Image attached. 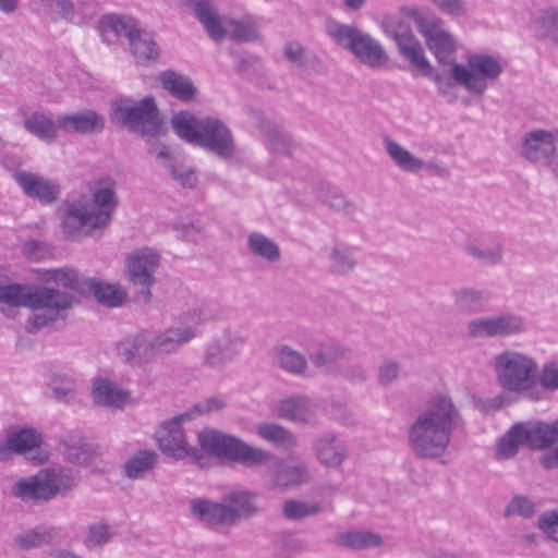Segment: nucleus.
<instances>
[{
	"mask_svg": "<svg viewBox=\"0 0 558 558\" xmlns=\"http://www.w3.org/2000/svg\"><path fill=\"white\" fill-rule=\"evenodd\" d=\"M215 340L222 347L223 351L231 360L239 353L244 343L243 337L239 332L230 329H226L221 336Z\"/></svg>",
	"mask_w": 558,
	"mask_h": 558,
	"instance_id": "nucleus-55",
	"label": "nucleus"
},
{
	"mask_svg": "<svg viewBox=\"0 0 558 558\" xmlns=\"http://www.w3.org/2000/svg\"><path fill=\"white\" fill-rule=\"evenodd\" d=\"M92 396L96 404L108 408H123L130 399L129 391L106 378L94 380Z\"/></svg>",
	"mask_w": 558,
	"mask_h": 558,
	"instance_id": "nucleus-29",
	"label": "nucleus"
},
{
	"mask_svg": "<svg viewBox=\"0 0 558 558\" xmlns=\"http://www.w3.org/2000/svg\"><path fill=\"white\" fill-rule=\"evenodd\" d=\"M283 53L293 65L301 66L304 59V49L298 43H289L284 46Z\"/></svg>",
	"mask_w": 558,
	"mask_h": 558,
	"instance_id": "nucleus-64",
	"label": "nucleus"
},
{
	"mask_svg": "<svg viewBox=\"0 0 558 558\" xmlns=\"http://www.w3.org/2000/svg\"><path fill=\"white\" fill-rule=\"evenodd\" d=\"M462 421L460 409L450 396H433L408 427L407 440L410 451L421 460L442 458Z\"/></svg>",
	"mask_w": 558,
	"mask_h": 558,
	"instance_id": "nucleus-1",
	"label": "nucleus"
},
{
	"mask_svg": "<svg viewBox=\"0 0 558 558\" xmlns=\"http://www.w3.org/2000/svg\"><path fill=\"white\" fill-rule=\"evenodd\" d=\"M150 153H156L157 158L165 162V167L168 169L172 179L175 180L182 187L192 189L196 185L197 175L195 171L185 166H174L169 162V151L165 145H154L150 148Z\"/></svg>",
	"mask_w": 558,
	"mask_h": 558,
	"instance_id": "nucleus-40",
	"label": "nucleus"
},
{
	"mask_svg": "<svg viewBox=\"0 0 558 558\" xmlns=\"http://www.w3.org/2000/svg\"><path fill=\"white\" fill-rule=\"evenodd\" d=\"M327 269L335 277H349L360 266L359 247L336 241L331 246L323 248Z\"/></svg>",
	"mask_w": 558,
	"mask_h": 558,
	"instance_id": "nucleus-19",
	"label": "nucleus"
},
{
	"mask_svg": "<svg viewBox=\"0 0 558 558\" xmlns=\"http://www.w3.org/2000/svg\"><path fill=\"white\" fill-rule=\"evenodd\" d=\"M504 66L498 57L475 53L468 58L465 65L454 63L451 76L456 84L463 86L471 94L483 96L490 82L498 80Z\"/></svg>",
	"mask_w": 558,
	"mask_h": 558,
	"instance_id": "nucleus-11",
	"label": "nucleus"
},
{
	"mask_svg": "<svg viewBox=\"0 0 558 558\" xmlns=\"http://www.w3.org/2000/svg\"><path fill=\"white\" fill-rule=\"evenodd\" d=\"M247 247L253 255L269 263L278 262L281 256L279 246L271 239L258 232L248 234Z\"/></svg>",
	"mask_w": 558,
	"mask_h": 558,
	"instance_id": "nucleus-47",
	"label": "nucleus"
},
{
	"mask_svg": "<svg viewBox=\"0 0 558 558\" xmlns=\"http://www.w3.org/2000/svg\"><path fill=\"white\" fill-rule=\"evenodd\" d=\"M110 118L112 122L141 135L155 136L161 129V119L150 96L136 102L130 99L113 102Z\"/></svg>",
	"mask_w": 558,
	"mask_h": 558,
	"instance_id": "nucleus-10",
	"label": "nucleus"
},
{
	"mask_svg": "<svg viewBox=\"0 0 558 558\" xmlns=\"http://www.w3.org/2000/svg\"><path fill=\"white\" fill-rule=\"evenodd\" d=\"M464 253L484 266L495 267L504 263L505 246L499 241L488 245L473 241L464 245Z\"/></svg>",
	"mask_w": 558,
	"mask_h": 558,
	"instance_id": "nucleus-36",
	"label": "nucleus"
},
{
	"mask_svg": "<svg viewBox=\"0 0 558 558\" xmlns=\"http://www.w3.org/2000/svg\"><path fill=\"white\" fill-rule=\"evenodd\" d=\"M519 428L524 445L529 446L531 449H545L556 442L553 423L545 424L538 422L534 424H519Z\"/></svg>",
	"mask_w": 558,
	"mask_h": 558,
	"instance_id": "nucleus-34",
	"label": "nucleus"
},
{
	"mask_svg": "<svg viewBox=\"0 0 558 558\" xmlns=\"http://www.w3.org/2000/svg\"><path fill=\"white\" fill-rule=\"evenodd\" d=\"M87 286L97 302L108 307L122 305L126 296L122 289L111 283L90 280Z\"/></svg>",
	"mask_w": 558,
	"mask_h": 558,
	"instance_id": "nucleus-45",
	"label": "nucleus"
},
{
	"mask_svg": "<svg viewBox=\"0 0 558 558\" xmlns=\"http://www.w3.org/2000/svg\"><path fill=\"white\" fill-rule=\"evenodd\" d=\"M193 9L199 23L216 41L226 36L235 41H252L258 37L257 25L252 16L220 19L209 0H194Z\"/></svg>",
	"mask_w": 558,
	"mask_h": 558,
	"instance_id": "nucleus-8",
	"label": "nucleus"
},
{
	"mask_svg": "<svg viewBox=\"0 0 558 558\" xmlns=\"http://www.w3.org/2000/svg\"><path fill=\"white\" fill-rule=\"evenodd\" d=\"M556 136L547 130H533L525 134L522 156L531 162H544L555 153Z\"/></svg>",
	"mask_w": 558,
	"mask_h": 558,
	"instance_id": "nucleus-23",
	"label": "nucleus"
},
{
	"mask_svg": "<svg viewBox=\"0 0 558 558\" xmlns=\"http://www.w3.org/2000/svg\"><path fill=\"white\" fill-rule=\"evenodd\" d=\"M399 376V366L393 361H385L378 372V379L381 385H390Z\"/></svg>",
	"mask_w": 558,
	"mask_h": 558,
	"instance_id": "nucleus-62",
	"label": "nucleus"
},
{
	"mask_svg": "<svg viewBox=\"0 0 558 558\" xmlns=\"http://www.w3.org/2000/svg\"><path fill=\"white\" fill-rule=\"evenodd\" d=\"M533 27L538 38L558 46V9L538 10L533 17Z\"/></svg>",
	"mask_w": 558,
	"mask_h": 558,
	"instance_id": "nucleus-38",
	"label": "nucleus"
},
{
	"mask_svg": "<svg viewBox=\"0 0 558 558\" xmlns=\"http://www.w3.org/2000/svg\"><path fill=\"white\" fill-rule=\"evenodd\" d=\"M426 171L430 175L445 178L449 175V169L445 165V162L438 160V159H430L428 161H425L422 159V167H417V173Z\"/></svg>",
	"mask_w": 558,
	"mask_h": 558,
	"instance_id": "nucleus-63",
	"label": "nucleus"
},
{
	"mask_svg": "<svg viewBox=\"0 0 558 558\" xmlns=\"http://www.w3.org/2000/svg\"><path fill=\"white\" fill-rule=\"evenodd\" d=\"M230 361L231 359L229 355L216 340L207 345L204 356V365L211 368H221Z\"/></svg>",
	"mask_w": 558,
	"mask_h": 558,
	"instance_id": "nucleus-56",
	"label": "nucleus"
},
{
	"mask_svg": "<svg viewBox=\"0 0 558 558\" xmlns=\"http://www.w3.org/2000/svg\"><path fill=\"white\" fill-rule=\"evenodd\" d=\"M77 484L78 476L73 470L54 465L19 478L13 484L11 493L25 502L39 504L69 495Z\"/></svg>",
	"mask_w": 558,
	"mask_h": 558,
	"instance_id": "nucleus-5",
	"label": "nucleus"
},
{
	"mask_svg": "<svg viewBox=\"0 0 558 558\" xmlns=\"http://www.w3.org/2000/svg\"><path fill=\"white\" fill-rule=\"evenodd\" d=\"M41 442L43 437L40 433L34 428H21L11 432L5 442L0 446V458H3L7 451L26 454L38 449Z\"/></svg>",
	"mask_w": 558,
	"mask_h": 558,
	"instance_id": "nucleus-30",
	"label": "nucleus"
},
{
	"mask_svg": "<svg viewBox=\"0 0 558 558\" xmlns=\"http://www.w3.org/2000/svg\"><path fill=\"white\" fill-rule=\"evenodd\" d=\"M333 542L337 546L353 551L380 548L384 545L383 536L369 530L344 531L338 533Z\"/></svg>",
	"mask_w": 558,
	"mask_h": 558,
	"instance_id": "nucleus-28",
	"label": "nucleus"
},
{
	"mask_svg": "<svg viewBox=\"0 0 558 558\" xmlns=\"http://www.w3.org/2000/svg\"><path fill=\"white\" fill-rule=\"evenodd\" d=\"M64 458L75 464H86L93 460L96 454L92 444L84 440L82 436L75 433H68L61 440Z\"/></svg>",
	"mask_w": 558,
	"mask_h": 558,
	"instance_id": "nucleus-32",
	"label": "nucleus"
},
{
	"mask_svg": "<svg viewBox=\"0 0 558 558\" xmlns=\"http://www.w3.org/2000/svg\"><path fill=\"white\" fill-rule=\"evenodd\" d=\"M24 126L33 135L49 143L54 141L59 130L57 118L41 112H34L26 118Z\"/></svg>",
	"mask_w": 558,
	"mask_h": 558,
	"instance_id": "nucleus-43",
	"label": "nucleus"
},
{
	"mask_svg": "<svg viewBox=\"0 0 558 558\" xmlns=\"http://www.w3.org/2000/svg\"><path fill=\"white\" fill-rule=\"evenodd\" d=\"M340 373L343 378L352 383H361L366 379V373L362 364L353 363L340 366Z\"/></svg>",
	"mask_w": 558,
	"mask_h": 558,
	"instance_id": "nucleus-61",
	"label": "nucleus"
},
{
	"mask_svg": "<svg viewBox=\"0 0 558 558\" xmlns=\"http://www.w3.org/2000/svg\"><path fill=\"white\" fill-rule=\"evenodd\" d=\"M47 12L54 19H62L65 21L76 22V11L70 0H43Z\"/></svg>",
	"mask_w": 558,
	"mask_h": 558,
	"instance_id": "nucleus-52",
	"label": "nucleus"
},
{
	"mask_svg": "<svg viewBox=\"0 0 558 558\" xmlns=\"http://www.w3.org/2000/svg\"><path fill=\"white\" fill-rule=\"evenodd\" d=\"M407 16L425 37L428 49L441 64H454L456 41L445 28L444 22L434 16L424 15L415 9H409Z\"/></svg>",
	"mask_w": 558,
	"mask_h": 558,
	"instance_id": "nucleus-14",
	"label": "nucleus"
},
{
	"mask_svg": "<svg viewBox=\"0 0 558 558\" xmlns=\"http://www.w3.org/2000/svg\"><path fill=\"white\" fill-rule=\"evenodd\" d=\"M537 526L549 539L558 544V510L544 512L538 518Z\"/></svg>",
	"mask_w": 558,
	"mask_h": 558,
	"instance_id": "nucleus-57",
	"label": "nucleus"
},
{
	"mask_svg": "<svg viewBox=\"0 0 558 558\" xmlns=\"http://www.w3.org/2000/svg\"><path fill=\"white\" fill-rule=\"evenodd\" d=\"M201 448L210 456L223 458L246 466H256L269 461L270 453L252 447L243 440L217 429H205L198 434Z\"/></svg>",
	"mask_w": 558,
	"mask_h": 558,
	"instance_id": "nucleus-7",
	"label": "nucleus"
},
{
	"mask_svg": "<svg viewBox=\"0 0 558 558\" xmlns=\"http://www.w3.org/2000/svg\"><path fill=\"white\" fill-rule=\"evenodd\" d=\"M118 204L116 181L111 178L95 181L90 186V197H81L66 206L62 220L64 233L75 236L106 228Z\"/></svg>",
	"mask_w": 558,
	"mask_h": 558,
	"instance_id": "nucleus-2",
	"label": "nucleus"
},
{
	"mask_svg": "<svg viewBox=\"0 0 558 558\" xmlns=\"http://www.w3.org/2000/svg\"><path fill=\"white\" fill-rule=\"evenodd\" d=\"M493 371L496 383L508 393L523 395L537 383L536 361L520 351L507 349L494 356Z\"/></svg>",
	"mask_w": 558,
	"mask_h": 558,
	"instance_id": "nucleus-6",
	"label": "nucleus"
},
{
	"mask_svg": "<svg viewBox=\"0 0 558 558\" xmlns=\"http://www.w3.org/2000/svg\"><path fill=\"white\" fill-rule=\"evenodd\" d=\"M158 461V454L150 449L138 450L130 456L124 464V475L131 480L143 478L150 472Z\"/></svg>",
	"mask_w": 558,
	"mask_h": 558,
	"instance_id": "nucleus-39",
	"label": "nucleus"
},
{
	"mask_svg": "<svg viewBox=\"0 0 558 558\" xmlns=\"http://www.w3.org/2000/svg\"><path fill=\"white\" fill-rule=\"evenodd\" d=\"M120 357L128 363H143L155 355L151 331L143 330L118 344Z\"/></svg>",
	"mask_w": 558,
	"mask_h": 558,
	"instance_id": "nucleus-24",
	"label": "nucleus"
},
{
	"mask_svg": "<svg viewBox=\"0 0 558 558\" xmlns=\"http://www.w3.org/2000/svg\"><path fill=\"white\" fill-rule=\"evenodd\" d=\"M383 145L386 154L401 171L417 174V167H422V159L398 142L386 136L383 138Z\"/></svg>",
	"mask_w": 558,
	"mask_h": 558,
	"instance_id": "nucleus-33",
	"label": "nucleus"
},
{
	"mask_svg": "<svg viewBox=\"0 0 558 558\" xmlns=\"http://www.w3.org/2000/svg\"><path fill=\"white\" fill-rule=\"evenodd\" d=\"M226 407V402L222 398L211 397L196 403L189 412L192 413V418L195 414H206L219 411Z\"/></svg>",
	"mask_w": 558,
	"mask_h": 558,
	"instance_id": "nucleus-59",
	"label": "nucleus"
},
{
	"mask_svg": "<svg viewBox=\"0 0 558 558\" xmlns=\"http://www.w3.org/2000/svg\"><path fill=\"white\" fill-rule=\"evenodd\" d=\"M192 420L191 412H183L171 421L163 423L156 432V439L160 451L174 459L195 457L196 450L192 448L181 428V424Z\"/></svg>",
	"mask_w": 558,
	"mask_h": 558,
	"instance_id": "nucleus-17",
	"label": "nucleus"
},
{
	"mask_svg": "<svg viewBox=\"0 0 558 558\" xmlns=\"http://www.w3.org/2000/svg\"><path fill=\"white\" fill-rule=\"evenodd\" d=\"M535 513V504L525 496H515L511 499L505 509V515H520L531 518Z\"/></svg>",
	"mask_w": 558,
	"mask_h": 558,
	"instance_id": "nucleus-53",
	"label": "nucleus"
},
{
	"mask_svg": "<svg viewBox=\"0 0 558 558\" xmlns=\"http://www.w3.org/2000/svg\"><path fill=\"white\" fill-rule=\"evenodd\" d=\"M160 265V254L153 247H141L133 251L126 258V270L130 281L142 287L144 300L150 298L149 288L155 283L154 274Z\"/></svg>",
	"mask_w": 558,
	"mask_h": 558,
	"instance_id": "nucleus-16",
	"label": "nucleus"
},
{
	"mask_svg": "<svg viewBox=\"0 0 558 558\" xmlns=\"http://www.w3.org/2000/svg\"><path fill=\"white\" fill-rule=\"evenodd\" d=\"M524 445L519 424L512 426L510 430L500 439L497 449L498 459H510L518 452L519 446Z\"/></svg>",
	"mask_w": 558,
	"mask_h": 558,
	"instance_id": "nucleus-51",
	"label": "nucleus"
},
{
	"mask_svg": "<svg viewBox=\"0 0 558 558\" xmlns=\"http://www.w3.org/2000/svg\"><path fill=\"white\" fill-rule=\"evenodd\" d=\"M33 286L10 283L0 286V311L4 307H28L31 303Z\"/></svg>",
	"mask_w": 558,
	"mask_h": 558,
	"instance_id": "nucleus-41",
	"label": "nucleus"
},
{
	"mask_svg": "<svg viewBox=\"0 0 558 558\" xmlns=\"http://www.w3.org/2000/svg\"><path fill=\"white\" fill-rule=\"evenodd\" d=\"M189 507L194 518L214 530L233 527L260 511L258 494L248 489L232 490L221 501L194 498L190 500Z\"/></svg>",
	"mask_w": 558,
	"mask_h": 558,
	"instance_id": "nucleus-4",
	"label": "nucleus"
},
{
	"mask_svg": "<svg viewBox=\"0 0 558 558\" xmlns=\"http://www.w3.org/2000/svg\"><path fill=\"white\" fill-rule=\"evenodd\" d=\"M385 32L392 37L400 54L409 60L425 75L432 74V66L425 58L421 43L415 38L409 25L402 21L385 23Z\"/></svg>",
	"mask_w": 558,
	"mask_h": 558,
	"instance_id": "nucleus-18",
	"label": "nucleus"
},
{
	"mask_svg": "<svg viewBox=\"0 0 558 558\" xmlns=\"http://www.w3.org/2000/svg\"><path fill=\"white\" fill-rule=\"evenodd\" d=\"M104 32H112L117 36L129 39L131 51L137 63L154 61L159 56V48L154 35L137 27L132 16L106 14L100 21Z\"/></svg>",
	"mask_w": 558,
	"mask_h": 558,
	"instance_id": "nucleus-13",
	"label": "nucleus"
},
{
	"mask_svg": "<svg viewBox=\"0 0 558 558\" xmlns=\"http://www.w3.org/2000/svg\"><path fill=\"white\" fill-rule=\"evenodd\" d=\"M37 274L40 280L46 283L54 282L75 291L81 289V277L78 272L73 269H39Z\"/></svg>",
	"mask_w": 558,
	"mask_h": 558,
	"instance_id": "nucleus-49",
	"label": "nucleus"
},
{
	"mask_svg": "<svg viewBox=\"0 0 558 558\" xmlns=\"http://www.w3.org/2000/svg\"><path fill=\"white\" fill-rule=\"evenodd\" d=\"M338 488L339 484L337 483L326 484L319 487L318 495L322 497V500L319 502L316 501V513L322 510L331 509V497L337 494Z\"/></svg>",
	"mask_w": 558,
	"mask_h": 558,
	"instance_id": "nucleus-60",
	"label": "nucleus"
},
{
	"mask_svg": "<svg viewBox=\"0 0 558 558\" xmlns=\"http://www.w3.org/2000/svg\"><path fill=\"white\" fill-rule=\"evenodd\" d=\"M348 456V446L333 433H326L316 442V458L328 468L338 469Z\"/></svg>",
	"mask_w": 558,
	"mask_h": 558,
	"instance_id": "nucleus-26",
	"label": "nucleus"
},
{
	"mask_svg": "<svg viewBox=\"0 0 558 558\" xmlns=\"http://www.w3.org/2000/svg\"><path fill=\"white\" fill-rule=\"evenodd\" d=\"M256 434L264 440L281 448L294 446L293 435L284 427L274 423H260L255 427Z\"/></svg>",
	"mask_w": 558,
	"mask_h": 558,
	"instance_id": "nucleus-48",
	"label": "nucleus"
},
{
	"mask_svg": "<svg viewBox=\"0 0 558 558\" xmlns=\"http://www.w3.org/2000/svg\"><path fill=\"white\" fill-rule=\"evenodd\" d=\"M162 87L173 97L181 100L193 98L195 88L190 77L174 71H165L160 74Z\"/></svg>",
	"mask_w": 558,
	"mask_h": 558,
	"instance_id": "nucleus-42",
	"label": "nucleus"
},
{
	"mask_svg": "<svg viewBox=\"0 0 558 558\" xmlns=\"http://www.w3.org/2000/svg\"><path fill=\"white\" fill-rule=\"evenodd\" d=\"M326 29L337 45L352 52L369 68H380L387 62L388 57L380 43L359 28L331 22Z\"/></svg>",
	"mask_w": 558,
	"mask_h": 558,
	"instance_id": "nucleus-9",
	"label": "nucleus"
},
{
	"mask_svg": "<svg viewBox=\"0 0 558 558\" xmlns=\"http://www.w3.org/2000/svg\"><path fill=\"white\" fill-rule=\"evenodd\" d=\"M316 199L322 206L352 220L360 213L359 206L354 201L349 198L339 186L326 181L319 182L316 186Z\"/></svg>",
	"mask_w": 558,
	"mask_h": 558,
	"instance_id": "nucleus-22",
	"label": "nucleus"
},
{
	"mask_svg": "<svg viewBox=\"0 0 558 558\" xmlns=\"http://www.w3.org/2000/svg\"><path fill=\"white\" fill-rule=\"evenodd\" d=\"M537 381L541 387L546 391L558 390V362H547L542 366L541 372H537Z\"/></svg>",
	"mask_w": 558,
	"mask_h": 558,
	"instance_id": "nucleus-54",
	"label": "nucleus"
},
{
	"mask_svg": "<svg viewBox=\"0 0 558 558\" xmlns=\"http://www.w3.org/2000/svg\"><path fill=\"white\" fill-rule=\"evenodd\" d=\"M195 337L196 330L192 326L172 327L161 332L151 331L155 354L175 352L181 345L190 342Z\"/></svg>",
	"mask_w": 558,
	"mask_h": 558,
	"instance_id": "nucleus-27",
	"label": "nucleus"
},
{
	"mask_svg": "<svg viewBox=\"0 0 558 558\" xmlns=\"http://www.w3.org/2000/svg\"><path fill=\"white\" fill-rule=\"evenodd\" d=\"M113 536L111 526L105 522H95L88 525L83 544L87 549L107 545Z\"/></svg>",
	"mask_w": 558,
	"mask_h": 558,
	"instance_id": "nucleus-50",
	"label": "nucleus"
},
{
	"mask_svg": "<svg viewBox=\"0 0 558 558\" xmlns=\"http://www.w3.org/2000/svg\"><path fill=\"white\" fill-rule=\"evenodd\" d=\"M59 130L65 133L93 134L105 129V119L97 111L84 109L57 117Z\"/></svg>",
	"mask_w": 558,
	"mask_h": 558,
	"instance_id": "nucleus-21",
	"label": "nucleus"
},
{
	"mask_svg": "<svg viewBox=\"0 0 558 558\" xmlns=\"http://www.w3.org/2000/svg\"><path fill=\"white\" fill-rule=\"evenodd\" d=\"M63 538L59 526L38 525L14 535L13 544L23 550H32L60 543Z\"/></svg>",
	"mask_w": 558,
	"mask_h": 558,
	"instance_id": "nucleus-25",
	"label": "nucleus"
},
{
	"mask_svg": "<svg viewBox=\"0 0 558 558\" xmlns=\"http://www.w3.org/2000/svg\"><path fill=\"white\" fill-rule=\"evenodd\" d=\"M454 306L464 313L472 314L478 312L487 295L484 291L474 288H459L452 292Z\"/></svg>",
	"mask_w": 558,
	"mask_h": 558,
	"instance_id": "nucleus-46",
	"label": "nucleus"
},
{
	"mask_svg": "<svg viewBox=\"0 0 558 558\" xmlns=\"http://www.w3.org/2000/svg\"><path fill=\"white\" fill-rule=\"evenodd\" d=\"M13 178L27 197L41 204L47 205L56 202L60 194V186L56 181L36 173L17 171L13 174Z\"/></svg>",
	"mask_w": 558,
	"mask_h": 558,
	"instance_id": "nucleus-20",
	"label": "nucleus"
},
{
	"mask_svg": "<svg viewBox=\"0 0 558 558\" xmlns=\"http://www.w3.org/2000/svg\"><path fill=\"white\" fill-rule=\"evenodd\" d=\"M73 303L74 298L70 293L33 286L29 308L36 312L28 319L27 330L36 332L58 319H64Z\"/></svg>",
	"mask_w": 558,
	"mask_h": 558,
	"instance_id": "nucleus-12",
	"label": "nucleus"
},
{
	"mask_svg": "<svg viewBox=\"0 0 558 558\" xmlns=\"http://www.w3.org/2000/svg\"><path fill=\"white\" fill-rule=\"evenodd\" d=\"M271 355L274 364L290 375L303 376L307 371L306 357L288 344L274 347Z\"/></svg>",
	"mask_w": 558,
	"mask_h": 558,
	"instance_id": "nucleus-31",
	"label": "nucleus"
},
{
	"mask_svg": "<svg viewBox=\"0 0 558 558\" xmlns=\"http://www.w3.org/2000/svg\"><path fill=\"white\" fill-rule=\"evenodd\" d=\"M174 133L185 142L228 160L235 155V141L230 128L216 117H195L189 111H180L171 118Z\"/></svg>",
	"mask_w": 558,
	"mask_h": 558,
	"instance_id": "nucleus-3",
	"label": "nucleus"
},
{
	"mask_svg": "<svg viewBox=\"0 0 558 558\" xmlns=\"http://www.w3.org/2000/svg\"><path fill=\"white\" fill-rule=\"evenodd\" d=\"M277 415L294 423L307 422L312 415L311 400L303 396L281 400L277 405Z\"/></svg>",
	"mask_w": 558,
	"mask_h": 558,
	"instance_id": "nucleus-37",
	"label": "nucleus"
},
{
	"mask_svg": "<svg viewBox=\"0 0 558 558\" xmlns=\"http://www.w3.org/2000/svg\"><path fill=\"white\" fill-rule=\"evenodd\" d=\"M314 507L296 500H288L283 506V515L290 520H299L311 515Z\"/></svg>",
	"mask_w": 558,
	"mask_h": 558,
	"instance_id": "nucleus-58",
	"label": "nucleus"
},
{
	"mask_svg": "<svg viewBox=\"0 0 558 558\" xmlns=\"http://www.w3.org/2000/svg\"><path fill=\"white\" fill-rule=\"evenodd\" d=\"M351 350L336 342L320 343L316 353V367L323 368L327 373H337L340 371L341 362L349 360Z\"/></svg>",
	"mask_w": 558,
	"mask_h": 558,
	"instance_id": "nucleus-35",
	"label": "nucleus"
},
{
	"mask_svg": "<svg viewBox=\"0 0 558 558\" xmlns=\"http://www.w3.org/2000/svg\"><path fill=\"white\" fill-rule=\"evenodd\" d=\"M308 474L302 464H287L283 461L276 463L274 481L276 487L288 488L307 481Z\"/></svg>",
	"mask_w": 558,
	"mask_h": 558,
	"instance_id": "nucleus-44",
	"label": "nucleus"
},
{
	"mask_svg": "<svg viewBox=\"0 0 558 558\" xmlns=\"http://www.w3.org/2000/svg\"><path fill=\"white\" fill-rule=\"evenodd\" d=\"M526 329L525 319L511 313L482 316L466 324V331L473 339L506 338L525 332Z\"/></svg>",
	"mask_w": 558,
	"mask_h": 558,
	"instance_id": "nucleus-15",
	"label": "nucleus"
}]
</instances>
